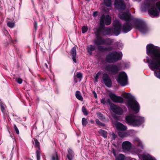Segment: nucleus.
Here are the masks:
<instances>
[{
    "label": "nucleus",
    "mask_w": 160,
    "mask_h": 160,
    "mask_svg": "<svg viewBox=\"0 0 160 160\" xmlns=\"http://www.w3.org/2000/svg\"><path fill=\"white\" fill-rule=\"evenodd\" d=\"M110 107L112 111L116 114L119 115L122 113V110L119 107L112 104H111Z\"/></svg>",
    "instance_id": "nucleus-11"
},
{
    "label": "nucleus",
    "mask_w": 160,
    "mask_h": 160,
    "mask_svg": "<svg viewBox=\"0 0 160 160\" xmlns=\"http://www.w3.org/2000/svg\"><path fill=\"white\" fill-rule=\"evenodd\" d=\"M95 44L97 45H102L105 43V41L101 38L99 37L95 41Z\"/></svg>",
    "instance_id": "nucleus-20"
},
{
    "label": "nucleus",
    "mask_w": 160,
    "mask_h": 160,
    "mask_svg": "<svg viewBox=\"0 0 160 160\" xmlns=\"http://www.w3.org/2000/svg\"><path fill=\"white\" fill-rule=\"evenodd\" d=\"M102 79L104 83L107 87H109L111 86V81L107 74H103Z\"/></svg>",
    "instance_id": "nucleus-10"
},
{
    "label": "nucleus",
    "mask_w": 160,
    "mask_h": 160,
    "mask_svg": "<svg viewBox=\"0 0 160 160\" xmlns=\"http://www.w3.org/2000/svg\"><path fill=\"white\" fill-rule=\"evenodd\" d=\"M14 130L17 133V134L18 135L19 134V131L18 129V128L16 126V125L15 124H14Z\"/></svg>",
    "instance_id": "nucleus-32"
},
{
    "label": "nucleus",
    "mask_w": 160,
    "mask_h": 160,
    "mask_svg": "<svg viewBox=\"0 0 160 160\" xmlns=\"http://www.w3.org/2000/svg\"><path fill=\"white\" fill-rule=\"evenodd\" d=\"M134 28L138 29L141 32L144 33L147 30V28L143 26L138 24H135L134 26Z\"/></svg>",
    "instance_id": "nucleus-17"
},
{
    "label": "nucleus",
    "mask_w": 160,
    "mask_h": 160,
    "mask_svg": "<svg viewBox=\"0 0 160 160\" xmlns=\"http://www.w3.org/2000/svg\"><path fill=\"white\" fill-rule=\"evenodd\" d=\"M76 77L77 78L81 79L82 77V74L81 73H78L77 74Z\"/></svg>",
    "instance_id": "nucleus-39"
},
{
    "label": "nucleus",
    "mask_w": 160,
    "mask_h": 160,
    "mask_svg": "<svg viewBox=\"0 0 160 160\" xmlns=\"http://www.w3.org/2000/svg\"><path fill=\"white\" fill-rule=\"evenodd\" d=\"M101 74V72H99L96 75L95 77V80L96 82H98V79L99 76Z\"/></svg>",
    "instance_id": "nucleus-33"
},
{
    "label": "nucleus",
    "mask_w": 160,
    "mask_h": 160,
    "mask_svg": "<svg viewBox=\"0 0 160 160\" xmlns=\"http://www.w3.org/2000/svg\"><path fill=\"white\" fill-rule=\"evenodd\" d=\"M77 47L76 46L72 48L71 53L72 56V58L73 61L74 62H77V59L76 58V49Z\"/></svg>",
    "instance_id": "nucleus-18"
},
{
    "label": "nucleus",
    "mask_w": 160,
    "mask_h": 160,
    "mask_svg": "<svg viewBox=\"0 0 160 160\" xmlns=\"http://www.w3.org/2000/svg\"><path fill=\"white\" fill-rule=\"evenodd\" d=\"M156 7L159 10L160 12V1L156 3Z\"/></svg>",
    "instance_id": "nucleus-36"
},
{
    "label": "nucleus",
    "mask_w": 160,
    "mask_h": 160,
    "mask_svg": "<svg viewBox=\"0 0 160 160\" xmlns=\"http://www.w3.org/2000/svg\"><path fill=\"white\" fill-rule=\"evenodd\" d=\"M17 82L19 84H21L22 82V80L21 78H18L17 81Z\"/></svg>",
    "instance_id": "nucleus-41"
},
{
    "label": "nucleus",
    "mask_w": 160,
    "mask_h": 160,
    "mask_svg": "<svg viewBox=\"0 0 160 160\" xmlns=\"http://www.w3.org/2000/svg\"><path fill=\"white\" fill-rule=\"evenodd\" d=\"M97 12H94L93 13V15L94 16H95L97 14Z\"/></svg>",
    "instance_id": "nucleus-50"
},
{
    "label": "nucleus",
    "mask_w": 160,
    "mask_h": 160,
    "mask_svg": "<svg viewBox=\"0 0 160 160\" xmlns=\"http://www.w3.org/2000/svg\"><path fill=\"white\" fill-rule=\"evenodd\" d=\"M118 82L122 86H124L127 84V77L125 73L122 72L118 76L117 80Z\"/></svg>",
    "instance_id": "nucleus-6"
},
{
    "label": "nucleus",
    "mask_w": 160,
    "mask_h": 160,
    "mask_svg": "<svg viewBox=\"0 0 160 160\" xmlns=\"http://www.w3.org/2000/svg\"><path fill=\"white\" fill-rule=\"evenodd\" d=\"M37 25L38 23L36 21H34V28L35 30V31H36L37 30Z\"/></svg>",
    "instance_id": "nucleus-38"
},
{
    "label": "nucleus",
    "mask_w": 160,
    "mask_h": 160,
    "mask_svg": "<svg viewBox=\"0 0 160 160\" xmlns=\"http://www.w3.org/2000/svg\"><path fill=\"white\" fill-rule=\"evenodd\" d=\"M120 18L122 19L128 20L129 18V15L127 13L120 12L119 14Z\"/></svg>",
    "instance_id": "nucleus-19"
},
{
    "label": "nucleus",
    "mask_w": 160,
    "mask_h": 160,
    "mask_svg": "<svg viewBox=\"0 0 160 160\" xmlns=\"http://www.w3.org/2000/svg\"><path fill=\"white\" fill-rule=\"evenodd\" d=\"M76 96L78 100L82 101L83 100V98L80 92L79 91H77L76 92Z\"/></svg>",
    "instance_id": "nucleus-23"
},
{
    "label": "nucleus",
    "mask_w": 160,
    "mask_h": 160,
    "mask_svg": "<svg viewBox=\"0 0 160 160\" xmlns=\"http://www.w3.org/2000/svg\"><path fill=\"white\" fill-rule=\"evenodd\" d=\"M109 96L112 100L115 102L122 103L123 102V100L122 98L118 97L113 94L110 93Z\"/></svg>",
    "instance_id": "nucleus-12"
},
{
    "label": "nucleus",
    "mask_w": 160,
    "mask_h": 160,
    "mask_svg": "<svg viewBox=\"0 0 160 160\" xmlns=\"http://www.w3.org/2000/svg\"><path fill=\"white\" fill-rule=\"evenodd\" d=\"M127 123L130 125L138 126L143 123L145 121L144 118L132 115L128 116L126 118Z\"/></svg>",
    "instance_id": "nucleus-3"
},
{
    "label": "nucleus",
    "mask_w": 160,
    "mask_h": 160,
    "mask_svg": "<svg viewBox=\"0 0 160 160\" xmlns=\"http://www.w3.org/2000/svg\"><path fill=\"white\" fill-rule=\"evenodd\" d=\"M123 97L129 99L128 102V106L136 113H138L139 111L140 107L138 102L134 99V97L128 93L124 94Z\"/></svg>",
    "instance_id": "nucleus-2"
},
{
    "label": "nucleus",
    "mask_w": 160,
    "mask_h": 160,
    "mask_svg": "<svg viewBox=\"0 0 160 160\" xmlns=\"http://www.w3.org/2000/svg\"><path fill=\"white\" fill-rule=\"evenodd\" d=\"M99 133L102 135L104 138H106L107 137V133L103 130H100L99 131Z\"/></svg>",
    "instance_id": "nucleus-27"
},
{
    "label": "nucleus",
    "mask_w": 160,
    "mask_h": 160,
    "mask_svg": "<svg viewBox=\"0 0 160 160\" xmlns=\"http://www.w3.org/2000/svg\"><path fill=\"white\" fill-rule=\"evenodd\" d=\"M44 67L46 68H48V65H47V64L46 63H45L44 64Z\"/></svg>",
    "instance_id": "nucleus-49"
},
{
    "label": "nucleus",
    "mask_w": 160,
    "mask_h": 160,
    "mask_svg": "<svg viewBox=\"0 0 160 160\" xmlns=\"http://www.w3.org/2000/svg\"><path fill=\"white\" fill-rule=\"evenodd\" d=\"M138 156L140 158H142L143 160H156L154 158L152 157L148 154H139Z\"/></svg>",
    "instance_id": "nucleus-16"
},
{
    "label": "nucleus",
    "mask_w": 160,
    "mask_h": 160,
    "mask_svg": "<svg viewBox=\"0 0 160 160\" xmlns=\"http://www.w3.org/2000/svg\"><path fill=\"white\" fill-rule=\"evenodd\" d=\"M136 144H137L138 147L140 148H143V145L142 144L141 142L139 139H138L136 142Z\"/></svg>",
    "instance_id": "nucleus-28"
},
{
    "label": "nucleus",
    "mask_w": 160,
    "mask_h": 160,
    "mask_svg": "<svg viewBox=\"0 0 160 160\" xmlns=\"http://www.w3.org/2000/svg\"><path fill=\"white\" fill-rule=\"evenodd\" d=\"M96 123L99 125H101L102 126H103L104 125L103 124L101 123V122L98 120V119H96Z\"/></svg>",
    "instance_id": "nucleus-42"
},
{
    "label": "nucleus",
    "mask_w": 160,
    "mask_h": 160,
    "mask_svg": "<svg viewBox=\"0 0 160 160\" xmlns=\"http://www.w3.org/2000/svg\"><path fill=\"white\" fill-rule=\"evenodd\" d=\"M88 28L86 26H83L82 28V33L86 32L88 30Z\"/></svg>",
    "instance_id": "nucleus-35"
},
{
    "label": "nucleus",
    "mask_w": 160,
    "mask_h": 160,
    "mask_svg": "<svg viewBox=\"0 0 160 160\" xmlns=\"http://www.w3.org/2000/svg\"><path fill=\"white\" fill-rule=\"evenodd\" d=\"M0 108L1 109V111L3 113H5V108L4 107V105L3 103H2L0 104Z\"/></svg>",
    "instance_id": "nucleus-30"
},
{
    "label": "nucleus",
    "mask_w": 160,
    "mask_h": 160,
    "mask_svg": "<svg viewBox=\"0 0 160 160\" xmlns=\"http://www.w3.org/2000/svg\"><path fill=\"white\" fill-rule=\"evenodd\" d=\"M7 19H9V20L10 19H9V18H7Z\"/></svg>",
    "instance_id": "nucleus-54"
},
{
    "label": "nucleus",
    "mask_w": 160,
    "mask_h": 160,
    "mask_svg": "<svg viewBox=\"0 0 160 160\" xmlns=\"http://www.w3.org/2000/svg\"><path fill=\"white\" fill-rule=\"evenodd\" d=\"M114 126L118 130L124 131L126 130L127 128L121 123L117 122H115L114 123Z\"/></svg>",
    "instance_id": "nucleus-14"
},
{
    "label": "nucleus",
    "mask_w": 160,
    "mask_h": 160,
    "mask_svg": "<svg viewBox=\"0 0 160 160\" xmlns=\"http://www.w3.org/2000/svg\"><path fill=\"white\" fill-rule=\"evenodd\" d=\"M130 160H136L135 159H131Z\"/></svg>",
    "instance_id": "nucleus-53"
},
{
    "label": "nucleus",
    "mask_w": 160,
    "mask_h": 160,
    "mask_svg": "<svg viewBox=\"0 0 160 160\" xmlns=\"http://www.w3.org/2000/svg\"><path fill=\"white\" fill-rule=\"evenodd\" d=\"M147 54L151 57L147 59L150 68L154 72L155 76L160 79V48L149 44L147 46Z\"/></svg>",
    "instance_id": "nucleus-1"
},
{
    "label": "nucleus",
    "mask_w": 160,
    "mask_h": 160,
    "mask_svg": "<svg viewBox=\"0 0 160 160\" xmlns=\"http://www.w3.org/2000/svg\"><path fill=\"white\" fill-rule=\"evenodd\" d=\"M9 41L11 43H12V44H14V42L17 41V40H13L11 37H10V39H9Z\"/></svg>",
    "instance_id": "nucleus-40"
},
{
    "label": "nucleus",
    "mask_w": 160,
    "mask_h": 160,
    "mask_svg": "<svg viewBox=\"0 0 160 160\" xmlns=\"http://www.w3.org/2000/svg\"><path fill=\"white\" fill-rule=\"evenodd\" d=\"M121 52H113L110 53L106 57V60L109 62L117 61L120 59L122 57Z\"/></svg>",
    "instance_id": "nucleus-5"
},
{
    "label": "nucleus",
    "mask_w": 160,
    "mask_h": 160,
    "mask_svg": "<svg viewBox=\"0 0 160 160\" xmlns=\"http://www.w3.org/2000/svg\"><path fill=\"white\" fill-rule=\"evenodd\" d=\"M118 135L120 137L122 138L126 136V134L125 133L121 132H118Z\"/></svg>",
    "instance_id": "nucleus-31"
},
{
    "label": "nucleus",
    "mask_w": 160,
    "mask_h": 160,
    "mask_svg": "<svg viewBox=\"0 0 160 160\" xmlns=\"http://www.w3.org/2000/svg\"><path fill=\"white\" fill-rule=\"evenodd\" d=\"M82 110L84 114L85 115H87L88 113L86 109L84 107H83L82 108Z\"/></svg>",
    "instance_id": "nucleus-37"
},
{
    "label": "nucleus",
    "mask_w": 160,
    "mask_h": 160,
    "mask_svg": "<svg viewBox=\"0 0 160 160\" xmlns=\"http://www.w3.org/2000/svg\"><path fill=\"white\" fill-rule=\"evenodd\" d=\"M97 115L99 117H102V115L100 112H98L97 113Z\"/></svg>",
    "instance_id": "nucleus-47"
},
{
    "label": "nucleus",
    "mask_w": 160,
    "mask_h": 160,
    "mask_svg": "<svg viewBox=\"0 0 160 160\" xmlns=\"http://www.w3.org/2000/svg\"><path fill=\"white\" fill-rule=\"evenodd\" d=\"M82 123L83 126H86L87 123V122L85 118H83L82 119Z\"/></svg>",
    "instance_id": "nucleus-34"
},
{
    "label": "nucleus",
    "mask_w": 160,
    "mask_h": 160,
    "mask_svg": "<svg viewBox=\"0 0 160 160\" xmlns=\"http://www.w3.org/2000/svg\"><path fill=\"white\" fill-rule=\"evenodd\" d=\"M131 146V143L128 141L124 142L122 145V148L124 150L129 151Z\"/></svg>",
    "instance_id": "nucleus-15"
},
{
    "label": "nucleus",
    "mask_w": 160,
    "mask_h": 160,
    "mask_svg": "<svg viewBox=\"0 0 160 160\" xmlns=\"http://www.w3.org/2000/svg\"><path fill=\"white\" fill-rule=\"evenodd\" d=\"M131 29V27L129 25L126 24L123 26L122 30L124 32L127 33L130 31Z\"/></svg>",
    "instance_id": "nucleus-21"
},
{
    "label": "nucleus",
    "mask_w": 160,
    "mask_h": 160,
    "mask_svg": "<svg viewBox=\"0 0 160 160\" xmlns=\"http://www.w3.org/2000/svg\"><path fill=\"white\" fill-rule=\"evenodd\" d=\"M116 160H125L124 156L122 154H120L116 158Z\"/></svg>",
    "instance_id": "nucleus-29"
},
{
    "label": "nucleus",
    "mask_w": 160,
    "mask_h": 160,
    "mask_svg": "<svg viewBox=\"0 0 160 160\" xmlns=\"http://www.w3.org/2000/svg\"><path fill=\"white\" fill-rule=\"evenodd\" d=\"M105 69L109 73L111 74L117 73L119 70L118 67L116 66L107 65Z\"/></svg>",
    "instance_id": "nucleus-8"
},
{
    "label": "nucleus",
    "mask_w": 160,
    "mask_h": 160,
    "mask_svg": "<svg viewBox=\"0 0 160 160\" xmlns=\"http://www.w3.org/2000/svg\"><path fill=\"white\" fill-rule=\"evenodd\" d=\"M112 138L114 139H115L116 138V136L113 133L112 134Z\"/></svg>",
    "instance_id": "nucleus-45"
},
{
    "label": "nucleus",
    "mask_w": 160,
    "mask_h": 160,
    "mask_svg": "<svg viewBox=\"0 0 160 160\" xmlns=\"http://www.w3.org/2000/svg\"><path fill=\"white\" fill-rule=\"evenodd\" d=\"M60 159L57 152H54L52 155L51 160H59Z\"/></svg>",
    "instance_id": "nucleus-22"
},
{
    "label": "nucleus",
    "mask_w": 160,
    "mask_h": 160,
    "mask_svg": "<svg viewBox=\"0 0 160 160\" xmlns=\"http://www.w3.org/2000/svg\"><path fill=\"white\" fill-rule=\"evenodd\" d=\"M87 50L88 52L91 54L92 51L94 50V47L91 45H88L87 47Z\"/></svg>",
    "instance_id": "nucleus-25"
},
{
    "label": "nucleus",
    "mask_w": 160,
    "mask_h": 160,
    "mask_svg": "<svg viewBox=\"0 0 160 160\" xmlns=\"http://www.w3.org/2000/svg\"><path fill=\"white\" fill-rule=\"evenodd\" d=\"M111 22V18L109 15H107L105 17L104 15H102L100 21V25L101 28H99L94 29L95 32L96 34H98L102 32V28L104 24L106 25H109Z\"/></svg>",
    "instance_id": "nucleus-4"
},
{
    "label": "nucleus",
    "mask_w": 160,
    "mask_h": 160,
    "mask_svg": "<svg viewBox=\"0 0 160 160\" xmlns=\"http://www.w3.org/2000/svg\"><path fill=\"white\" fill-rule=\"evenodd\" d=\"M98 48L99 50H102V51H103V50H105L106 49H104L102 47H101V46H99Z\"/></svg>",
    "instance_id": "nucleus-44"
},
{
    "label": "nucleus",
    "mask_w": 160,
    "mask_h": 160,
    "mask_svg": "<svg viewBox=\"0 0 160 160\" xmlns=\"http://www.w3.org/2000/svg\"><path fill=\"white\" fill-rule=\"evenodd\" d=\"M101 102L103 104H105V101L104 100V99H103L101 100Z\"/></svg>",
    "instance_id": "nucleus-48"
},
{
    "label": "nucleus",
    "mask_w": 160,
    "mask_h": 160,
    "mask_svg": "<svg viewBox=\"0 0 160 160\" xmlns=\"http://www.w3.org/2000/svg\"><path fill=\"white\" fill-rule=\"evenodd\" d=\"M70 149L68 150V154L67 155V157L68 160H70Z\"/></svg>",
    "instance_id": "nucleus-43"
},
{
    "label": "nucleus",
    "mask_w": 160,
    "mask_h": 160,
    "mask_svg": "<svg viewBox=\"0 0 160 160\" xmlns=\"http://www.w3.org/2000/svg\"><path fill=\"white\" fill-rule=\"evenodd\" d=\"M34 141L35 142L34 146L37 149L36 150V153L37 158V160H40L41 157V152L40 151V146L39 142L38 140L34 138Z\"/></svg>",
    "instance_id": "nucleus-7"
},
{
    "label": "nucleus",
    "mask_w": 160,
    "mask_h": 160,
    "mask_svg": "<svg viewBox=\"0 0 160 160\" xmlns=\"http://www.w3.org/2000/svg\"><path fill=\"white\" fill-rule=\"evenodd\" d=\"M31 160H33L32 159H31Z\"/></svg>",
    "instance_id": "nucleus-55"
},
{
    "label": "nucleus",
    "mask_w": 160,
    "mask_h": 160,
    "mask_svg": "<svg viewBox=\"0 0 160 160\" xmlns=\"http://www.w3.org/2000/svg\"><path fill=\"white\" fill-rule=\"evenodd\" d=\"M102 9L103 10V11H108V10H107L104 9V8H102Z\"/></svg>",
    "instance_id": "nucleus-51"
},
{
    "label": "nucleus",
    "mask_w": 160,
    "mask_h": 160,
    "mask_svg": "<svg viewBox=\"0 0 160 160\" xmlns=\"http://www.w3.org/2000/svg\"><path fill=\"white\" fill-rule=\"evenodd\" d=\"M104 4L107 7H110L111 5V0H104Z\"/></svg>",
    "instance_id": "nucleus-26"
},
{
    "label": "nucleus",
    "mask_w": 160,
    "mask_h": 160,
    "mask_svg": "<svg viewBox=\"0 0 160 160\" xmlns=\"http://www.w3.org/2000/svg\"><path fill=\"white\" fill-rule=\"evenodd\" d=\"M115 7L119 10H123L125 8V5L123 0H115Z\"/></svg>",
    "instance_id": "nucleus-9"
},
{
    "label": "nucleus",
    "mask_w": 160,
    "mask_h": 160,
    "mask_svg": "<svg viewBox=\"0 0 160 160\" xmlns=\"http://www.w3.org/2000/svg\"><path fill=\"white\" fill-rule=\"evenodd\" d=\"M7 26L10 28H13L15 26V23L12 21H7Z\"/></svg>",
    "instance_id": "nucleus-24"
},
{
    "label": "nucleus",
    "mask_w": 160,
    "mask_h": 160,
    "mask_svg": "<svg viewBox=\"0 0 160 160\" xmlns=\"http://www.w3.org/2000/svg\"><path fill=\"white\" fill-rule=\"evenodd\" d=\"M93 94H94V96L95 97V98H97V94H96V93L95 92V91H93Z\"/></svg>",
    "instance_id": "nucleus-46"
},
{
    "label": "nucleus",
    "mask_w": 160,
    "mask_h": 160,
    "mask_svg": "<svg viewBox=\"0 0 160 160\" xmlns=\"http://www.w3.org/2000/svg\"><path fill=\"white\" fill-rule=\"evenodd\" d=\"M113 154H114V155L115 156H116V154H115V151L113 150Z\"/></svg>",
    "instance_id": "nucleus-52"
},
{
    "label": "nucleus",
    "mask_w": 160,
    "mask_h": 160,
    "mask_svg": "<svg viewBox=\"0 0 160 160\" xmlns=\"http://www.w3.org/2000/svg\"><path fill=\"white\" fill-rule=\"evenodd\" d=\"M114 26L115 27L114 33L116 36H118L120 33L121 24L117 20L114 22Z\"/></svg>",
    "instance_id": "nucleus-13"
}]
</instances>
